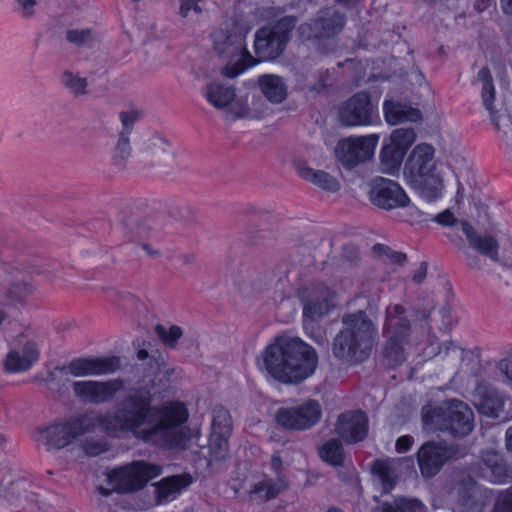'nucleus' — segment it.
Masks as SVG:
<instances>
[{
    "label": "nucleus",
    "mask_w": 512,
    "mask_h": 512,
    "mask_svg": "<svg viewBox=\"0 0 512 512\" xmlns=\"http://www.w3.org/2000/svg\"><path fill=\"white\" fill-rule=\"evenodd\" d=\"M273 8L254 5H239L235 16L224 21L212 33L214 48L220 53L230 57V61L223 67L222 74L228 78H235L256 65L246 47V37L251 29L260 21L273 18Z\"/></svg>",
    "instance_id": "nucleus-4"
},
{
    "label": "nucleus",
    "mask_w": 512,
    "mask_h": 512,
    "mask_svg": "<svg viewBox=\"0 0 512 512\" xmlns=\"http://www.w3.org/2000/svg\"><path fill=\"white\" fill-rule=\"evenodd\" d=\"M423 424L428 430H450L455 435L464 436L473 429V412L461 401H449L432 409H423Z\"/></svg>",
    "instance_id": "nucleus-7"
},
{
    "label": "nucleus",
    "mask_w": 512,
    "mask_h": 512,
    "mask_svg": "<svg viewBox=\"0 0 512 512\" xmlns=\"http://www.w3.org/2000/svg\"><path fill=\"white\" fill-rule=\"evenodd\" d=\"M200 2L201 0H181L180 15L189 19L200 15L203 11Z\"/></svg>",
    "instance_id": "nucleus-47"
},
{
    "label": "nucleus",
    "mask_w": 512,
    "mask_h": 512,
    "mask_svg": "<svg viewBox=\"0 0 512 512\" xmlns=\"http://www.w3.org/2000/svg\"><path fill=\"white\" fill-rule=\"evenodd\" d=\"M438 346H434V344L431 345V351L426 352L427 356H431L437 353Z\"/></svg>",
    "instance_id": "nucleus-62"
},
{
    "label": "nucleus",
    "mask_w": 512,
    "mask_h": 512,
    "mask_svg": "<svg viewBox=\"0 0 512 512\" xmlns=\"http://www.w3.org/2000/svg\"><path fill=\"white\" fill-rule=\"evenodd\" d=\"M506 447L512 453V426L506 431Z\"/></svg>",
    "instance_id": "nucleus-60"
},
{
    "label": "nucleus",
    "mask_w": 512,
    "mask_h": 512,
    "mask_svg": "<svg viewBox=\"0 0 512 512\" xmlns=\"http://www.w3.org/2000/svg\"><path fill=\"white\" fill-rule=\"evenodd\" d=\"M154 393L148 387L132 390L114 411L88 412L77 418L39 428L37 442L47 450H60L77 437L100 428L116 436H132L161 448H183L188 435V411L179 401L153 406Z\"/></svg>",
    "instance_id": "nucleus-1"
},
{
    "label": "nucleus",
    "mask_w": 512,
    "mask_h": 512,
    "mask_svg": "<svg viewBox=\"0 0 512 512\" xmlns=\"http://www.w3.org/2000/svg\"><path fill=\"white\" fill-rule=\"evenodd\" d=\"M38 345L28 339H20L9 349L4 361V370L10 374L28 371L39 359Z\"/></svg>",
    "instance_id": "nucleus-16"
},
{
    "label": "nucleus",
    "mask_w": 512,
    "mask_h": 512,
    "mask_svg": "<svg viewBox=\"0 0 512 512\" xmlns=\"http://www.w3.org/2000/svg\"><path fill=\"white\" fill-rule=\"evenodd\" d=\"M256 365L266 376L282 384L296 385L315 373L318 355L301 338L281 334L274 337L259 353Z\"/></svg>",
    "instance_id": "nucleus-3"
},
{
    "label": "nucleus",
    "mask_w": 512,
    "mask_h": 512,
    "mask_svg": "<svg viewBox=\"0 0 512 512\" xmlns=\"http://www.w3.org/2000/svg\"><path fill=\"white\" fill-rule=\"evenodd\" d=\"M335 433L345 442L349 443L352 439V413L347 411L339 415L335 424Z\"/></svg>",
    "instance_id": "nucleus-44"
},
{
    "label": "nucleus",
    "mask_w": 512,
    "mask_h": 512,
    "mask_svg": "<svg viewBox=\"0 0 512 512\" xmlns=\"http://www.w3.org/2000/svg\"><path fill=\"white\" fill-rule=\"evenodd\" d=\"M338 115L343 125H352V104L350 100L346 101L343 105H341L338 108Z\"/></svg>",
    "instance_id": "nucleus-54"
},
{
    "label": "nucleus",
    "mask_w": 512,
    "mask_h": 512,
    "mask_svg": "<svg viewBox=\"0 0 512 512\" xmlns=\"http://www.w3.org/2000/svg\"><path fill=\"white\" fill-rule=\"evenodd\" d=\"M142 249L146 252V254L152 258H157L161 255L160 251L149 244L143 243L141 245Z\"/></svg>",
    "instance_id": "nucleus-57"
},
{
    "label": "nucleus",
    "mask_w": 512,
    "mask_h": 512,
    "mask_svg": "<svg viewBox=\"0 0 512 512\" xmlns=\"http://www.w3.org/2000/svg\"><path fill=\"white\" fill-rule=\"evenodd\" d=\"M478 78L482 82L481 95L486 109L492 114L494 112L495 89L492 77L488 69H481Z\"/></svg>",
    "instance_id": "nucleus-38"
},
{
    "label": "nucleus",
    "mask_w": 512,
    "mask_h": 512,
    "mask_svg": "<svg viewBox=\"0 0 512 512\" xmlns=\"http://www.w3.org/2000/svg\"><path fill=\"white\" fill-rule=\"evenodd\" d=\"M378 141L379 137L376 134L354 136V161L370 159L374 155Z\"/></svg>",
    "instance_id": "nucleus-33"
},
{
    "label": "nucleus",
    "mask_w": 512,
    "mask_h": 512,
    "mask_svg": "<svg viewBox=\"0 0 512 512\" xmlns=\"http://www.w3.org/2000/svg\"><path fill=\"white\" fill-rule=\"evenodd\" d=\"M480 477L491 483H504L508 477V469L502 457L494 450L484 453L479 468Z\"/></svg>",
    "instance_id": "nucleus-26"
},
{
    "label": "nucleus",
    "mask_w": 512,
    "mask_h": 512,
    "mask_svg": "<svg viewBox=\"0 0 512 512\" xmlns=\"http://www.w3.org/2000/svg\"><path fill=\"white\" fill-rule=\"evenodd\" d=\"M501 5L504 13L512 15V0H501Z\"/></svg>",
    "instance_id": "nucleus-59"
},
{
    "label": "nucleus",
    "mask_w": 512,
    "mask_h": 512,
    "mask_svg": "<svg viewBox=\"0 0 512 512\" xmlns=\"http://www.w3.org/2000/svg\"><path fill=\"white\" fill-rule=\"evenodd\" d=\"M201 95L215 109L229 119L250 115L247 98L236 95L235 88L221 81H210L201 90Z\"/></svg>",
    "instance_id": "nucleus-10"
},
{
    "label": "nucleus",
    "mask_w": 512,
    "mask_h": 512,
    "mask_svg": "<svg viewBox=\"0 0 512 512\" xmlns=\"http://www.w3.org/2000/svg\"><path fill=\"white\" fill-rule=\"evenodd\" d=\"M373 512H426V508L416 499L398 498L394 505L384 503Z\"/></svg>",
    "instance_id": "nucleus-36"
},
{
    "label": "nucleus",
    "mask_w": 512,
    "mask_h": 512,
    "mask_svg": "<svg viewBox=\"0 0 512 512\" xmlns=\"http://www.w3.org/2000/svg\"><path fill=\"white\" fill-rule=\"evenodd\" d=\"M327 512H343L340 508L337 507H331L328 509Z\"/></svg>",
    "instance_id": "nucleus-64"
},
{
    "label": "nucleus",
    "mask_w": 512,
    "mask_h": 512,
    "mask_svg": "<svg viewBox=\"0 0 512 512\" xmlns=\"http://www.w3.org/2000/svg\"><path fill=\"white\" fill-rule=\"evenodd\" d=\"M471 401L480 414L491 418H506L507 399L487 383H480L471 394Z\"/></svg>",
    "instance_id": "nucleus-17"
},
{
    "label": "nucleus",
    "mask_w": 512,
    "mask_h": 512,
    "mask_svg": "<svg viewBox=\"0 0 512 512\" xmlns=\"http://www.w3.org/2000/svg\"><path fill=\"white\" fill-rule=\"evenodd\" d=\"M403 313L404 309L400 306L388 310L386 332L390 335V340L385 349V354L391 365H396L403 360V346L401 343L404 331L407 328L402 318Z\"/></svg>",
    "instance_id": "nucleus-22"
},
{
    "label": "nucleus",
    "mask_w": 512,
    "mask_h": 512,
    "mask_svg": "<svg viewBox=\"0 0 512 512\" xmlns=\"http://www.w3.org/2000/svg\"><path fill=\"white\" fill-rule=\"evenodd\" d=\"M426 272V266L424 264L420 265V267L415 272L413 279L416 282H421L425 278Z\"/></svg>",
    "instance_id": "nucleus-58"
},
{
    "label": "nucleus",
    "mask_w": 512,
    "mask_h": 512,
    "mask_svg": "<svg viewBox=\"0 0 512 512\" xmlns=\"http://www.w3.org/2000/svg\"><path fill=\"white\" fill-rule=\"evenodd\" d=\"M293 166L300 177L310 181L321 189L331 192L339 189V183L336 179L330 176L327 172L315 171L309 167L303 159H294Z\"/></svg>",
    "instance_id": "nucleus-27"
},
{
    "label": "nucleus",
    "mask_w": 512,
    "mask_h": 512,
    "mask_svg": "<svg viewBox=\"0 0 512 512\" xmlns=\"http://www.w3.org/2000/svg\"><path fill=\"white\" fill-rule=\"evenodd\" d=\"M141 154L142 161L160 173H168L176 165L175 153L169 141L157 134L143 139Z\"/></svg>",
    "instance_id": "nucleus-13"
},
{
    "label": "nucleus",
    "mask_w": 512,
    "mask_h": 512,
    "mask_svg": "<svg viewBox=\"0 0 512 512\" xmlns=\"http://www.w3.org/2000/svg\"><path fill=\"white\" fill-rule=\"evenodd\" d=\"M402 208L404 209L402 213L404 220L411 224L421 223L429 220V215L425 214L416 205L412 204L410 199L407 205H404Z\"/></svg>",
    "instance_id": "nucleus-45"
},
{
    "label": "nucleus",
    "mask_w": 512,
    "mask_h": 512,
    "mask_svg": "<svg viewBox=\"0 0 512 512\" xmlns=\"http://www.w3.org/2000/svg\"><path fill=\"white\" fill-rule=\"evenodd\" d=\"M23 486V483L20 481L14 482L10 484V488H1L0 489V497L6 499L7 501L13 503L16 499L15 492H19Z\"/></svg>",
    "instance_id": "nucleus-55"
},
{
    "label": "nucleus",
    "mask_w": 512,
    "mask_h": 512,
    "mask_svg": "<svg viewBox=\"0 0 512 512\" xmlns=\"http://www.w3.org/2000/svg\"><path fill=\"white\" fill-rule=\"evenodd\" d=\"M17 10L23 17H32L35 12V7L38 4L37 0H16Z\"/></svg>",
    "instance_id": "nucleus-53"
},
{
    "label": "nucleus",
    "mask_w": 512,
    "mask_h": 512,
    "mask_svg": "<svg viewBox=\"0 0 512 512\" xmlns=\"http://www.w3.org/2000/svg\"><path fill=\"white\" fill-rule=\"evenodd\" d=\"M368 431L367 417L361 411L354 412V442L362 440Z\"/></svg>",
    "instance_id": "nucleus-48"
},
{
    "label": "nucleus",
    "mask_w": 512,
    "mask_h": 512,
    "mask_svg": "<svg viewBox=\"0 0 512 512\" xmlns=\"http://www.w3.org/2000/svg\"><path fill=\"white\" fill-rule=\"evenodd\" d=\"M119 117H120L121 124L123 126L122 131H127L128 136H130V132H131L134 124L141 117V112L136 109H129V110L121 112Z\"/></svg>",
    "instance_id": "nucleus-49"
},
{
    "label": "nucleus",
    "mask_w": 512,
    "mask_h": 512,
    "mask_svg": "<svg viewBox=\"0 0 512 512\" xmlns=\"http://www.w3.org/2000/svg\"><path fill=\"white\" fill-rule=\"evenodd\" d=\"M161 473L160 465L146 461H133L108 471L106 481L110 490L102 487H99L98 490L103 495H108L111 491L132 493L145 487L148 481L158 477Z\"/></svg>",
    "instance_id": "nucleus-6"
},
{
    "label": "nucleus",
    "mask_w": 512,
    "mask_h": 512,
    "mask_svg": "<svg viewBox=\"0 0 512 512\" xmlns=\"http://www.w3.org/2000/svg\"><path fill=\"white\" fill-rule=\"evenodd\" d=\"M67 39L71 43L82 45L92 39V33L89 29H71L67 32Z\"/></svg>",
    "instance_id": "nucleus-50"
},
{
    "label": "nucleus",
    "mask_w": 512,
    "mask_h": 512,
    "mask_svg": "<svg viewBox=\"0 0 512 512\" xmlns=\"http://www.w3.org/2000/svg\"><path fill=\"white\" fill-rule=\"evenodd\" d=\"M369 199L381 209L392 210L407 205L409 196L396 181L377 177L370 182Z\"/></svg>",
    "instance_id": "nucleus-14"
},
{
    "label": "nucleus",
    "mask_w": 512,
    "mask_h": 512,
    "mask_svg": "<svg viewBox=\"0 0 512 512\" xmlns=\"http://www.w3.org/2000/svg\"><path fill=\"white\" fill-rule=\"evenodd\" d=\"M108 443L105 440L86 439L83 443V451L88 456H98L108 450Z\"/></svg>",
    "instance_id": "nucleus-46"
},
{
    "label": "nucleus",
    "mask_w": 512,
    "mask_h": 512,
    "mask_svg": "<svg viewBox=\"0 0 512 512\" xmlns=\"http://www.w3.org/2000/svg\"><path fill=\"white\" fill-rule=\"evenodd\" d=\"M320 458L332 466H341L344 461V451L342 445L336 439L325 442L319 448Z\"/></svg>",
    "instance_id": "nucleus-35"
},
{
    "label": "nucleus",
    "mask_w": 512,
    "mask_h": 512,
    "mask_svg": "<svg viewBox=\"0 0 512 512\" xmlns=\"http://www.w3.org/2000/svg\"><path fill=\"white\" fill-rule=\"evenodd\" d=\"M434 153L432 145L418 144L404 167L406 181L428 204L437 203L444 198L450 174L457 180V195L460 196L464 188L459 179L469 168L468 160L461 153L451 154L443 160H435Z\"/></svg>",
    "instance_id": "nucleus-2"
},
{
    "label": "nucleus",
    "mask_w": 512,
    "mask_h": 512,
    "mask_svg": "<svg viewBox=\"0 0 512 512\" xmlns=\"http://www.w3.org/2000/svg\"><path fill=\"white\" fill-rule=\"evenodd\" d=\"M119 358L114 356L85 357L71 361L64 369L74 377L101 376L115 372Z\"/></svg>",
    "instance_id": "nucleus-20"
},
{
    "label": "nucleus",
    "mask_w": 512,
    "mask_h": 512,
    "mask_svg": "<svg viewBox=\"0 0 512 512\" xmlns=\"http://www.w3.org/2000/svg\"><path fill=\"white\" fill-rule=\"evenodd\" d=\"M413 76L415 78L416 83H418L419 85H422V83L424 82L423 75L418 72H413Z\"/></svg>",
    "instance_id": "nucleus-61"
},
{
    "label": "nucleus",
    "mask_w": 512,
    "mask_h": 512,
    "mask_svg": "<svg viewBox=\"0 0 512 512\" xmlns=\"http://www.w3.org/2000/svg\"><path fill=\"white\" fill-rule=\"evenodd\" d=\"M460 500L454 504V512H483L486 503L496 497L492 512H512V489L495 494L474 482L464 485L460 490Z\"/></svg>",
    "instance_id": "nucleus-9"
},
{
    "label": "nucleus",
    "mask_w": 512,
    "mask_h": 512,
    "mask_svg": "<svg viewBox=\"0 0 512 512\" xmlns=\"http://www.w3.org/2000/svg\"><path fill=\"white\" fill-rule=\"evenodd\" d=\"M258 83L262 94L271 103H282L288 96V86L278 75H262L259 77Z\"/></svg>",
    "instance_id": "nucleus-29"
},
{
    "label": "nucleus",
    "mask_w": 512,
    "mask_h": 512,
    "mask_svg": "<svg viewBox=\"0 0 512 512\" xmlns=\"http://www.w3.org/2000/svg\"><path fill=\"white\" fill-rule=\"evenodd\" d=\"M378 119L377 105L366 93L354 96V126L371 125Z\"/></svg>",
    "instance_id": "nucleus-30"
},
{
    "label": "nucleus",
    "mask_w": 512,
    "mask_h": 512,
    "mask_svg": "<svg viewBox=\"0 0 512 512\" xmlns=\"http://www.w3.org/2000/svg\"><path fill=\"white\" fill-rule=\"evenodd\" d=\"M132 154V147L130 144V136L127 131L119 133L117 142L111 152L112 164L122 169Z\"/></svg>",
    "instance_id": "nucleus-32"
},
{
    "label": "nucleus",
    "mask_w": 512,
    "mask_h": 512,
    "mask_svg": "<svg viewBox=\"0 0 512 512\" xmlns=\"http://www.w3.org/2000/svg\"><path fill=\"white\" fill-rule=\"evenodd\" d=\"M293 453L292 448L274 451L270 462V468L274 475H251L244 479L245 483H233V490L238 492L241 489H246L252 497L266 501L275 498L288 487V480L283 474V470L293 462L290 457Z\"/></svg>",
    "instance_id": "nucleus-5"
},
{
    "label": "nucleus",
    "mask_w": 512,
    "mask_h": 512,
    "mask_svg": "<svg viewBox=\"0 0 512 512\" xmlns=\"http://www.w3.org/2000/svg\"><path fill=\"white\" fill-rule=\"evenodd\" d=\"M383 111L385 120L390 125H397L402 122H416L421 118V113L417 108L397 101H385Z\"/></svg>",
    "instance_id": "nucleus-28"
},
{
    "label": "nucleus",
    "mask_w": 512,
    "mask_h": 512,
    "mask_svg": "<svg viewBox=\"0 0 512 512\" xmlns=\"http://www.w3.org/2000/svg\"><path fill=\"white\" fill-rule=\"evenodd\" d=\"M404 463L407 464L409 468L413 467V461L411 459L378 460L374 462L372 470L379 476L385 490L392 488L397 478L396 470Z\"/></svg>",
    "instance_id": "nucleus-31"
},
{
    "label": "nucleus",
    "mask_w": 512,
    "mask_h": 512,
    "mask_svg": "<svg viewBox=\"0 0 512 512\" xmlns=\"http://www.w3.org/2000/svg\"><path fill=\"white\" fill-rule=\"evenodd\" d=\"M147 357V352L145 350H139L138 351V358L139 359H145Z\"/></svg>",
    "instance_id": "nucleus-63"
},
{
    "label": "nucleus",
    "mask_w": 512,
    "mask_h": 512,
    "mask_svg": "<svg viewBox=\"0 0 512 512\" xmlns=\"http://www.w3.org/2000/svg\"><path fill=\"white\" fill-rule=\"evenodd\" d=\"M155 332L163 343L170 347H174L183 335L182 329L176 325H157Z\"/></svg>",
    "instance_id": "nucleus-43"
},
{
    "label": "nucleus",
    "mask_w": 512,
    "mask_h": 512,
    "mask_svg": "<svg viewBox=\"0 0 512 512\" xmlns=\"http://www.w3.org/2000/svg\"><path fill=\"white\" fill-rule=\"evenodd\" d=\"M192 483L190 475L182 474L163 478L156 483L155 494L158 503H168L176 499Z\"/></svg>",
    "instance_id": "nucleus-24"
},
{
    "label": "nucleus",
    "mask_w": 512,
    "mask_h": 512,
    "mask_svg": "<svg viewBox=\"0 0 512 512\" xmlns=\"http://www.w3.org/2000/svg\"><path fill=\"white\" fill-rule=\"evenodd\" d=\"M124 382L120 379L108 381H75L72 391L83 402L91 404H103L110 402L122 391Z\"/></svg>",
    "instance_id": "nucleus-15"
},
{
    "label": "nucleus",
    "mask_w": 512,
    "mask_h": 512,
    "mask_svg": "<svg viewBox=\"0 0 512 512\" xmlns=\"http://www.w3.org/2000/svg\"><path fill=\"white\" fill-rule=\"evenodd\" d=\"M230 436L210 435L209 453L213 460H222L226 458L229 452L228 439Z\"/></svg>",
    "instance_id": "nucleus-42"
},
{
    "label": "nucleus",
    "mask_w": 512,
    "mask_h": 512,
    "mask_svg": "<svg viewBox=\"0 0 512 512\" xmlns=\"http://www.w3.org/2000/svg\"><path fill=\"white\" fill-rule=\"evenodd\" d=\"M457 456L453 447L443 446L429 442L424 444L418 452V464L425 477L435 475L448 459Z\"/></svg>",
    "instance_id": "nucleus-23"
},
{
    "label": "nucleus",
    "mask_w": 512,
    "mask_h": 512,
    "mask_svg": "<svg viewBox=\"0 0 512 512\" xmlns=\"http://www.w3.org/2000/svg\"><path fill=\"white\" fill-rule=\"evenodd\" d=\"M61 83L75 95H84L87 93V79L72 71L62 73Z\"/></svg>",
    "instance_id": "nucleus-40"
},
{
    "label": "nucleus",
    "mask_w": 512,
    "mask_h": 512,
    "mask_svg": "<svg viewBox=\"0 0 512 512\" xmlns=\"http://www.w3.org/2000/svg\"><path fill=\"white\" fill-rule=\"evenodd\" d=\"M462 230L466 235L470 245L477 249L481 254L490 257L492 260L499 259V247L503 250V258L512 259V241L509 236L502 234L496 242L492 237L477 235L472 226L468 223L462 224Z\"/></svg>",
    "instance_id": "nucleus-21"
},
{
    "label": "nucleus",
    "mask_w": 512,
    "mask_h": 512,
    "mask_svg": "<svg viewBox=\"0 0 512 512\" xmlns=\"http://www.w3.org/2000/svg\"><path fill=\"white\" fill-rule=\"evenodd\" d=\"M322 415L320 402L315 399H307L279 407L274 414V420L284 430L302 432L316 426Z\"/></svg>",
    "instance_id": "nucleus-8"
},
{
    "label": "nucleus",
    "mask_w": 512,
    "mask_h": 512,
    "mask_svg": "<svg viewBox=\"0 0 512 512\" xmlns=\"http://www.w3.org/2000/svg\"><path fill=\"white\" fill-rule=\"evenodd\" d=\"M429 220L446 227L453 226L457 222L456 217L449 209H446L435 216H429Z\"/></svg>",
    "instance_id": "nucleus-51"
},
{
    "label": "nucleus",
    "mask_w": 512,
    "mask_h": 512,
    "mask_svg": "<svg viewBox=\"0 0 512 512\" xmlns=\"http://www.w3.org/2000/svg\"><path fill=\"white\" fill-rule=\"evenodd\" d=\"M343 16L334 9L322 11L311 23L300 26L299 31L302 37L325 38L337 35L344 27Z\"/></svg>",
    "instance_id": "nucleus-18"
},
{
    "label": "nucleus",
    "mask_w": 512,
    "mask_h": 512,
    "mask_svg": "<svg viewBox=\"0 0 512 512\" xmlns=\"http://www.w3.org/2000/svg\"><path fill=\"white\" fill-rule=\"evenodd\" d=\"M374 335L375 328L366 314L359 312L357 315H354V359L356 358L357 347L360 348L361 358L368 355Z\"/></svg>",
    "instance_id": "nucleus-25"
},
{
    "label": "nucleus",
    "mask_w": 512,
    "mask_h": 512,
    "mask_svg": "<svg viewBox=\"0 0 512 512\" xmlns=\"http://www.w3.org/2000/svg\"><path fill=\"white\" fill-rule=\"evenodd\" d=\"M373 255L387 264H402L406 256L398 251L393 250L385 244H375L372 248Z\"/></svg>",
    "instance_id": "nucleus-41"
},
{
    "label": "nucleus",
    "mask_w": 512,
    "mask_h": 512,
    "mask_svg": "<svg viewBox=\"0 0 512 512\" xmlns=\"http://www.w3.org/2000/svg\"><path fill=\"white\" fill-rule=\"evenodd\" d=\"M298 297L303 304V314L316 319L328 313L330 309V290L322 285L312 283L298 290Z\"/></svg>",
    "instance_id": "nucleus-19"
},
{
    "label": "nucleus",
    "mask_w": 512,
    "mask_h": 512,
    "mask_svg": "<svg viewBox=\"0 0 512 512\" xmlns=\"http://www.w3.org/2000/svg\"><path fill=\"white\" fill-rule=\"evenodd\" d=\"M293 26V19L283 18L275 26L263 27L256 32L254 50L260 61L274 60L282 54Z\"/></svg>",
    "instance_id": "nucleus-11"
},
{
    "label": "nucleus",
    "mask_w": 512,
    "mask_h": 512,
    "mask_svg": "<svg viewBox=\"0 0 512 512\" xmlns=\"http://www.w3.org/2000/svg\"><path fill=\"white\" fill-rule=\"evenodd\" d=\"M498 371L504 377V382L512 387V358H506L498 363Z\"/></svg>",
    "instance_id": "nucleus-52"
},
{
    "label": "nucleus",
    "mask_w": 512,
    "mask_h": 512,
    "mask_svg": "<svg viewBox=\"0 0 512 512\" xmlns=\"http://www.w3.org/2000/svg\"><path fill=\"white\" fill-rule=\"evenodd\" d=\"M413 444V438L410 436H401L396 441V451L398 453H405L407 452Z\"/></svg>",
    "instance_id": "nucleus-56"
},
{
    "label": "nucleus",
    "mask_w": 512,
    "mask_h": 512,
    "mask_svg": "<svg viewBox=\"0 0 512 512\" xmlns=\"http://www.w3.org/2000/svg\"><path fill=\"white\" fill-rule=\"evenodd\" d=\"M336 161L347 171L352 170V138L347 137L338 141L334 148Z\"/></svg>",
    "instance_id": "nucleus-39"
},
{
    "label": "nucleus",
    "mask_w": 512,
    "mask_h": 512,
    "mask_svg": "<svg viewBox=\"0 0 512 512\" xmlns=\"http://www.w3.org/2000/svg\"><path fill=\"white\" fill-rule=\"evenodd\" d=\"M333 355L340 360H347L352 353V329L346 327L341 330L332 343Z\"/></svg>",
    "instance_id": "nucleus-34"
},
{
    "label": "nucleus",
    "mask_w": 512,
    "mask_h": 512,
    "mask_svg": "<svg viewBox=\"0 0 512 512\" xmlns=\"http://www.w3.org/2000/svg\"><path fill=\"white\" fill-rule=\"evenodd\" d=\"M416 134L413 129H395L390 137L389 141L384 144L380 159L381 167L384 173L395 175L402 164L403 158L415 142Z\"/></svg>",
    "instance_id": "nucleus-12"
},
{
    "label": "nucleus",
    "mask_w": 512,
    "mask_h": 512,
    "mask_svg": "<svg viewBox=\"0 0 512 512\" xmlns=\"http://www.w3.org/2000/svg\"><path fill=\"white\" fill-rule=\"evenodd\" d=\"M232 432V421L228 410L217 407L213 410L211 435L230 436Z\"/></svg>",
    "instance_id": "nucleus-37"
}]
</instances>
